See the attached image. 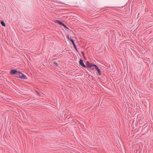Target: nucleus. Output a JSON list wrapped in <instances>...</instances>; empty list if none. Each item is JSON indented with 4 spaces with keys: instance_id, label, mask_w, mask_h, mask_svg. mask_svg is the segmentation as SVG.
<instances>
[{
    "instance_id": "obj_6",
    "label": "nucleus",
    "mask_w": 153,
    "mask_h": 153,
    "mask_svg": "<svg viewBox=\"0 0 153 153\" xmlns=\"http://www.w3.org/2000/svg\"><path fill=\"white\" fill-rule=\"evenodd\" d=\"M95 69L97 71L99 75H101L102 74L100 70L99 69V68L96 65H95Z\"/></svg>"
},
{
    "instance_id": "obj_10",
    "label": "nucleus",
    "mask_w": 153,
    "mask_h": 153,
    "mask_svg": "<svg viewBox=\"0 0 153 153\" xmlns=\"http://www.w3.org/2000/svg\"><path fill=\"white\" fill-rule=\"evenodd\" d=\"M62 26H63L64 27H65V28H66L67 27V26L66 25H65L64 23L62 25Z\"/></svg>"
},
{
    "instance_id": "obj_12",
    "label": "nucleus",
    "mask_w": 153,
    "mask_h": 153,
    "mask_svg": "<svg viewBox=\"0 0 153 153\" xmlns=\"http://www.w3.org/2000/svg\"><path fill=\"white\" fill-rule=\"evenodd\" d=\"M67 39H69V40H70V38H69V36L68 35L67 36Z\"/></svg>"
},
{
    "instance_id": "obj_1",
    "label": "nucleus",
    "mask_w": 153,
    "mask_h": 153,
    "mask_svg": "<svg viewBox=\"0 0 153 153\" xmlns=\"http://www.w3.org/2000/svg\"><path fill=\"white\" fill-rule=\"evenodd\" d=\"M15 77L19 78L22 79H27L26 76L23 73L19 71L16 76H15Z\"/></svg>"
},
{
    "instance_id": "obj_9",
    "label": "nucleus",
    "mask_w": 153,
    "mask_h": 153,
    "mask_svg": "<svg viewBox=\"0 0 153 153\" xmlns=\"http://www.w3.org/2000/svg\"><path fill=\"white\" fill-rule=\"evenodd\" d=\"M0 23L1 25L3 26H6L3 20H1Z\"/></svg>"
},
{
    "instance_id": "obj_3",
    "label": "nucleus",
    "mask_w": 153,
    "mask_h": 153,
    "mask_svg": "<svg viewBox=\"0 0 153 153\" xmlns=\"http://www.w3.org/2000/svg\"><path fill=\"white\" fill-rule=\"evenodd\" d=\"M18 72L19 71H17L15 69H12L11 70L10 74L11 75L16 74V76L17 75Z\"/></svg>"
},
{
    "instance_id": "obj_13",
    "label": "nucleus",
    "mask_w": 153,
    "mask_h": 153,
    "mask_svg": "<svg viewBox=\"0 0 153 153\" xmlns=\"http://www.w3.org/2000/svg\"><path fill=\"white\" fill-rule=\"evenodd\" d=\"M36 92H37V94H38V95H39V93L37 91H36Z\"/></svg>"
},
{
    "instance_id": "obj_2",
    "label": "nucleus",
    "mask_w": 153,
    "mask_h": 153,
    "mask_svg": "<svg viewBox=\"0 0 153 153\" xmlns=\"http://www.w3.org/2000/svg\"><path fill=\"white\" fill-rule=\"evenodd\" d=\"M96 65L94 64L93 63H90L88 62H87V64L85 65V68H92L93 67H95Z\"/></svg>"
},
{
    "instance_id": "obj_5",
    "label": "nucleus",
    "mask_w": 153,
    "mask_h": 153,
    "mask_svg": "<svg viewBox=\"0 0 153 153\" xmlns=\"http://www.w3.org/2000/svg\"><path fill=\"white\" fill-rule=\"evenodd\" d=\"M79 64L82 67L85 68V65L84 63L83 60L80 59L79 60Z\"/></svg>"
},
{
    "instance_id": "obj_14",
    "label": "nucleus",
    "mask_w": 153,
    "mask_h": 153,
    "mask_svg": "<svg viewBox=\"0 0 153 153\" xmlns=\"http://www.w3.org/2000/svg\"><path fill=\"white\" fill-rule=\"evenodd\" d=\"M66 28L67 29H69V28L67 26Z\"/></svg>"
},
{
    "instance_id": "obj_4",
    "label": "nucleus",
    "mask_w": 153,
    "mask_h": 153,
    "mask_svg": "<svg viewBox=\"0 0 153 153\" xmlns=\"http://www.w3.org/2000/svg\"><path fill=\"white\" fill-rule=\"evenodd\" d=\"M70 41L72 42V44L73 45L74 48L75 49L76 51L78 52V49L77 48L76 46L74 43V41L72 39H71V37H70Z\"/></svg>"
},
{
    "instance_id": "obj_8",
    "label": "nucleus",
    "mask_w": 153,
    "mask_h": 153,
    "mask_svg": "<svg viewBox=\"0 0 153 153\" xmlns=\"http://www.w3.org/2000/svg\"><path fill=\"white\" fill-rule=\"evenodd\" d=\"M52 62H53V64L57 67H58V63L54 61V59L52 60Z\"/></svg>"
},
{
    "instance_id": "obj_7",
    "label": "nucleus",
    "mask_w": 153,
    "mask_h": 153,
    "mask_svg": "<svg viewBox=\"0 0 153 153\" xmlns=\"http://www.w3.org/2000/svg\"><path fill=\"white\" fill-rule=\"evenodd\" d=\"M55 22L56 23L59 24V25H62L63 24V23L59 20H55Z\"/></svg>"
},
{
    "instance_id": "obj_11",
    "label": "nucleus",
    "mask_w": 153,
    "mask_h": 153,
    "mask_svg": "<svg viewBox=\"0 0 153 153\" xmlns=\"http://www.w3.org/2000/svg\"><path fill=\"white\" fill-rule=\"evenodd\" d=\"M89 68V69H91V70H93V69H94V67H92V68Z\"/></svg>"
}]
</instances>
